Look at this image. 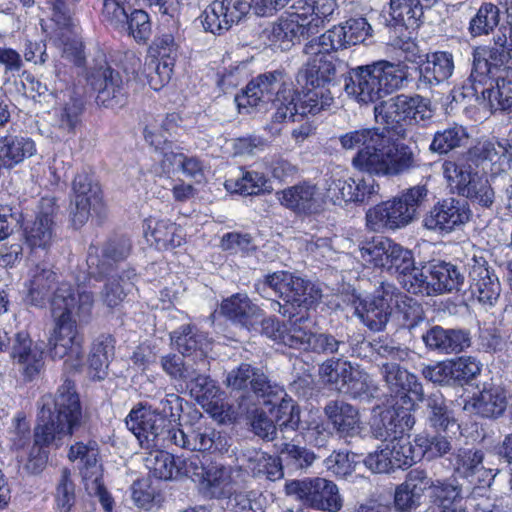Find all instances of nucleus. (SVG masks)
<instances>
[{
  "label": "nucleus",
  "mask_w": 512,
  "mask_h": 512,
  "mask_svg": "<svg viewBox=\"0 0 512 512\" xmlns=\"http://www.w3.org/2000/svg\"><path fill=\"white\" fill-rule=\"evenodd\" d=\"M55 282V273L49 269L36 266L29 280V295L35 305H40L48 295Z\"/></svg>",
  "instance_id": "052dcab7"
},
{
  "label": "nucleus",
  "mask_w": 512,
  "mask_h": 512,
  "mask_svg": "<svg viewBox=\"0 0 512 512\" xmlns=\"http://www.w3.org/2000/svg\"><path fill=\"white\" fill-rule=\"evenodd\" d=\"M427 196L424 186L407 189L392 200L381 202L366 212V225L369 230L383 232L401 229L410 224L417 209Z\"/></svg>",
  "instance_id": "423d86ee"
},
{
  "label": "nucleus",
  "mask_w": 512,
  "mask_h": 512,
  "mask_svg": "<svg viewBox=\"0 0 512 512\" xmlns=\"http://www.w3.org/2000/svg\"><path fill=\"white\" fill-rule=\"evenodd\" d=\"M429 500L440 512H469L463 505L464 493L457 479H432Z\"/></svg>",
  "instance_id": "473e14b6"
},
{
  "label": "nucleus",
  "mask_w": 512,
  "mask_h": 512,
  "mask_svg": "<svg viewBox=\"0 0 512 512\" xmlns=\"http://www.w3.org/2000/svg\"><path fill=\"white\" fill-rule=\"evenodd\" d=\"M415 443L421 447L422 458L424 456H427L428 459L440 458L452 450L451 441L441 434L433 437L419 435L415 438Z\"/></svg>",
  "instance_id": "774afa93"
},
{
  "label": "nucleus",
  "mask_w": 512,
  "mask_h": 512,
  "mask_svg": "<svg viewBox=\"0 0 512 512\" xmlns=\"http://www.w3.org/2000/svg\"><path fill=\"white\" fill-rule=\"evenodd\" d=\"M427 405L430 410L428 420L431 427L442 431L449 430L453 427H456L457 430L459 429V425L456 423L454 417L445 406L444 399L441 395H431L428 398Z\"/></svg>",
  "instance_id": "e2e57ef3"
},
{
  "label": "nucleus",
  "mask_w": 512,
  "mask_h": 512,
  "mask_svg": "<svg viewBox=\"0 0 512 512\" xmlns=\"http://www.w3.org/2000/svg\"><path fill=\"white\" fill-rule=\"evenodd\" d=\"M38 409L34 444L24 465L31 474L40 473L47 464L48 454L44 447H60L83 424L80 399L70 380H65L55 395L42 396Z\"/></svg>",
  "instance_id": "f257e3e1"
},
{
  "label": "nucleus",
  "mask_w": 512,
  "mask_h": 512,
  "mask_svg": "<svg viewBox=\"0 0 512 512\" xmlns=\"http://www.w3.org/2000/svg\"><path fill=\"white\" fill-rule=\"evenodd\" d=\"M183 228L169 220L149 218L144 223V237L150 246L164 251L180 246L185 241Z\"/></svg>",
  "instance_id": "2f4dec72"
},
{
  "label": "nucleus",
  "mask_w": 512,
  "mask_h": 512,
  "mask_svg": "<svg viewBox=\"0 0 512 512\" xmlns=\"http://www.w3.org/2000/svg\"><path fill=\"white\" fill-rule=\"evenodd\" d=\"M221 312L234 322L251 329L260 321L261 311L246 294H235L221 304Z\"/></svg>",
  "instance_id": "ea45409f"
},
{
  "label": "nucleus",
  "mask_w": 512,
  "mask_h": 512,
  "mask_svg": "<svg viewBox=\"0 0 512 512\" xmlns=\"http://www.w3.org/2000/svg\"><path fill=\"white\" fill-rule=\"evenodd\" d=\"M94 305L92 292L75 291L69 283H61L53 294L51 310L54 327L48 338L53 358L78 365L83 357V335L77 328L79 323L89 321Z\"/></svg>",
  "instance_id": "7ed1b4c3"
},
{
  "label": "nucleus",
  "mask_w": 512,
  "mask_h": 512,
  "mask_svg": "<svg viewBox=\"0 0 512 512\" xmlns=\"http://www.w3.org/2000/svg\"><path fill=\"white\" fill-rule=\"evenodd\" d=\"M73 200L71 203V219L75 227L83 226L93 215L103 210L101 189L86 172L78 173L72 183Z\"/></svg>",
  "instance_id": "2eb2a0df"
},
{
  "label": "nucleus",
  "mask_w": 512,
  "mask_h": 512,
  "mask_svg": "<svg viewBox=\"0 0 512 512\" xmlns=\"http://www.w3.org/2000/svg\"><path fill=\"white\" fill-rule=\"evenodd\" d=\"M380 140L367 149H361L353 158V166L372 175L396 176L416 166L412 150L396 144L383 130Z\"/></svg>",
  "instance_id": "39448f33"
},
{
  "label": "nucleus",
  "mask_w": 512,
  "mask_h": 512,
  "mask_svg": "<svg viewBox=\"0 0 512 512\" xmlns=\"http://www.w3.org/2000/svg\"><path fill=\"white\" fill-rule=\"evenodd\" d=\"M194 400L219 423L236 418L234 410L224 403L219 388L208 377L199 376L194 379Z\"/></svg>",
  "instance_id": "b1692460"
},
{
  "label": "nucleus",
  "mask_w": 512,
  "mask_h": 512,
  "mask_svg": "<svg viewBox=\"0 0 512 512\" xmlns=\"http://www.w3.org/2000/svg\"><path fill=\"white\" fill-rule=\"evenodd\" d=\"M11 357L18 364L22 373L33 378L44 366V349L40 343L33 342L29 334L21 331L15 334Z\"/></svg>",
  "instance_id": "a878e982"
},
{
  "label": "nucleus",
  "mask_w": 512,
  "mask_h": 512,
  "mask_svg": "<svg viewBox=\"0 0 512 512\" xmlns=\"http://www.w3.org/2000/svg\"><path fill=\"white\" fill-rule=\"evenodd\" d=\"M371 31L372 28L365 18H352L323 33L322 43L338 50L364 42L371 35Z\"/></svg>",
  "instance_id": "c756f323"
},
{
  "label": "nucleus",
  "mask_w": 512,
  "mask_h": 512,
  "mask_svg": "<svg viewBox=\"0 0 512 512\" xmlns=\"http://www.w3.org/2000/svg\"><path fill=\"white\" fill-rule=\"evenodd\" d=\"M299 430L307 443L317 447L324 446L331 435L317 410L308 412Z\"/></svg>",
  "instance_id": "6e6d98bb"
},
{
  "label": "nucleus",
  "mask_w": 512,
  "mask_h": 512,
  "mask_svg": "<svg viewBox=\"0 0 512 512\" xmlns=\"http://www.w3.org/2000/svg\"><path fill=\"white\" fill-rule=\"evenodd\" d=\"M380 373L391 392L396 393L404 405L414 407L423 401L424 391L414 374L409 373L395 362L381 365Z\"/></svg>",
  "instance_id": "4be33fe9"
},
{
  "label": "nucleus",
  "mask_w": 512,
  "mask_h": 512,
  "mask_svg": "<svg viewBox=\"0 0 512 512\" xmlns=\"http://www.w3.org/2000/svg\"><path fill=\"white\" fill-rule=\"evenodd\" d=\"M396 302V288L382 284L373 295L363 299L356 297L353 304L355 314L365 326L372 331H381L387 325Z\"/></svg>",
  "instance_id": "ddd939ff"
},
{
  "label": "nucleus",
  "mask_w": 512,
  "mask_h": 512,
  "mask_svg": "<svg viewBox=\"0 0 512 512\" xmlns=\"http://www.w3.org/2000/svg\"><path fill=\"white\" fill-rule=\"evenodd\" d=\"M180 45L172 33L163 32L155 36L149 46L150 59H159V61H171L172 65L179 55Z\"/></svg>",
  "instance_id": "680f3d73"
},
{
  "label": "nucleus",
  "mask_w": 512,
  "mask_h": 512,
  "mask_svg": "<svg viewBox=\"0 0 512 512\" xmlns=\"http://www.w3.org/2000/svg\"><path fill=\"white\" fill-rule=\"evenodd\" d=\"M391 456L393 457L394 464L397 468L409 467L422 459L421 447L416 443L412 445L408 433H403L387 443Z\"/></svg>",
  "instance_id": "5fc2aeb1"
},
{
  "label": "nucleus",
  "mask_w": 512,
  "mask_h": 512,
  "mask_svg": "<svg viewBox=\"0 0 512 512\" xmlns=\"http://www.w3.org/2000/svg\"><path fill=\"white\" fill-rule=\"evenodd\" d=\"M324 413L338 434L344 437L358 435L363 427L358 410L343 401H330Z\"/></svg>",
  "instance_id": "f704fd0d"
},
{
  "label": "nucleus",
  "mask_w": 512,
  "mask_h": 512,
  "mask_svg": "<svg viewBox=\"0 0 512 512\" xmlns=\"http://www.w3.org/2000/svg\"><path fill=\"white\" fill-rule=\"evenodd\" d=\"M289 317L288 326L282 336V344L291 348L309 350L310 340L313 336L312 321L308 314H301L298 318Z\"/></svg>",
  "instance_id": "49530a36"
},
{
  "label": "nucleus",
  "mask_w": 512,
  "mask_h": 512,
  "mask_svg": "<svg viewBox=\"0 0 512 512\" xmlns=\"http://www.w3.org/2000/svg\"><path fill=\"white\" fill-rule=\"evenodd\" d=\"M41 207L36 218L24 226V239L31 250H46L55 238L54 203L50 199H43Z\"/></svg>",
  "instance_id": "393cba45"
},
{
  "label": "nucleus",
  "mask_w": 512,
  "mask_h": 512,
  "mask_svg": "<svg viewBox=\"0 0 512 512\" xmlns=\"http://www.w3.org/2000/svg\"><path fill=\"white\" fill-rule=\"evenodd\" d=\"M463 91L454 90L453 99L458 101L460 97H475L479 104L487 106L492 112H512V80L503 76H497L496 87L483 88L479 95V86L472 84L464 86Z\"/></svg>",
  "instance_id": "412c9836"
},
{
  "label": "nucleus",
  "mask_w": 512,
  "mask_h": 512,
  "mask_svg": "<svg viewBox=\"0 0 512 512\" xmlns=\"http://www.w3.org/2000/svg\"><path fill=\"white\" fill-rule=\"evenodd\" d=\"M442 173L450 191L460 196L479 176L477 168L468 157L445 160Z\"/></svg>",
  "instance_id": "e433bc0d"
},
{
  "label": "nucleus",
  "mask_w": 512,
  "mask_h": 512,
  "mask_svg": "<svg viewBox=\"0 0 512 512\" xmlns=\"http://www.w3.org/2000/svg\"><path fill=\"white\" fill-rule=\"evenodd\" d=\"M83 110L82 101L70 97L60 108L55 109V125L63 132L72 134L80 124V115Z\"/></svg>",
  "instance_id": "bf43d9fd"
},
{
  "label": "nucleus",
  "mask_w": 512,
  "mask_h": 512,
  "mask_svg": "<svg viewBox=\"0 0 512 512\" xmlns=\"http://www.w3.org/2000/svg\"><path fill=\"white\" fill-rule=\"evenodd\" d=\"M180 117L176 113L168 114L160 120H152L144 129L145 141L163 156L164 167L176 166L183 173L188 171L187 156L172 149L168 137L175 132Z\"/></svg>",
  "instance_id": "4468645a"
},
{
  "label": "nucleus",
  "mask_w": 512,
  "mask_h": 512,
  "mask_svg": "<svg viewBox=\"0 0 512 512\" xmlns=\"http://www.w3.org/2000/svg\"><path fill=\"white\" fill-rule=\"evenodd\" d=\"M293 10L306 32L312 35L338 14V4L336 0H299Z\"/></svg>",
  "instance_id": "c85d7f7f"
},
{
  "label": "nucleus",
  "mask_w": 512,
  "mask_h": 512,
  "mask_svg": "<svg viewBox=\"0 0 512 512\" xmlns=\"http://www.w3.org/2000/svg\"><path fill=\"white\" fill-rule=\"evenodd\" d=\"M319 36L309 41L304 47L307 61L301 75L306 81V86L328 87L334 83L337 77L340 62L335 56L334 47L325 46Z\"/></svg>",
  "instance_id": "9d476101"
},
{
  "label": "nucleus",
  "mask_w": 512,
  "mask_h": 512,
  "mask_svg": "<svg viewBox=\"0 0 512 512\" xmlns=\"http://www.w3.org/2000/svg\"><path fill=\"white\" fill-rule=\"evenodd\" d=\"M426 347L441 353H459L470 346L469 334L459 329L434 326L422 335Z\"/></svg>",
  "instance_id": "72a5a7b5"
},
{
  "label": "nucleus",
  "mask_w": 512,
  "mask_h": 512,
  "mask_svg": "<svg viewBox=\"0 0 512 512\" xmlns=\"http://www.w3.org/2000/svg\"><path fill=\"white\" fill-rule=\"evenodd\" d=\"M500 59L496 60L491 53L490 58L493 61H489L485 57H482L479 52L474 54L473 61V72L471 74L474 77V73L483 77H494L503 76L512 78V58L508 52L499 53Z\"/></svg>",
  "instance_id": "09e8293b"
},
{
  "label": "nucleus",
  "mask_w": 512,
  "mask_h": 512,
  "mask_svg": "<svg viewBox=\"0 0 512 512\" xmlns=\"http://www.w3.org/2000/svg\"><path fill=\"white\" fill-rule=\"evenodd\" d=\"M100 259L99 249L90 247L87 256V273L90 277H101L107 274L112 263L124 259L129 254V246L126 244H109L101 251Z\"/></svg>",
  "instance_id": "79ce46f5"
},
{
  "label": "nucleus",
  "mask_w": 512,
  "mask_h": 512,
  "mask_svg": "<svg viewBox=\"0 0 512 512\" xmlns=\"http://www.w3.org/2000/svg\"><path fill=\"white\" fill-rule=\"evenodd\" d=\"M262 399L281 433L300 428V408L282 387L273 384Z\"/></svg>",
  "instance_id": "5701e85b"
},
{
  "label": "nucleus",
  "mask_w": 512,
  "mask_h": 512,
  "mask_svg": "<svg viewBox=\"0 0 512 512\" xmlns=\"http://www.w3.org/2000/svg\"><path fill=\"white\" fill-rule=\"evenodd\" d=\"M473 408L484 417H497L503 414L507 406L505 393L500 387L484 388L474 398Z\"/></svg>",
  "instance_id": "8fccbe9b"
},
{
  "label": "nucleus",
  "mask_w": 512,
  "mask_h": 512,
  "mask_svg": "<svg viewBox=\"0 0 512 512\" xmlns=\"http://www.w3.org/2000/svg\"><path fill=\"white\" fill-rule=\"evenodd\" d=\"M68 458L72 462H79L82 475H101L99 464V445L95 440L79 441L69 449Z\"/></svg>",
  "instance_id": "a18cd8bd"
},
{
  "label": "nucleus",
  "mask_w": 512,
  "mask_h": 512,
  "mask_svg": "<svg viewBox=\"0 0 512 512\" xmlns=\"http://www.w3.org/2000/svg\"><path fill=\"white\" fill-rule=\"evenodd\" d=\"M484 452L474 446L459 447L451 454L454 471L479 488L489 487L497 472L485 465Z\"/></svg>",
  "instance_id": "f3484780"
},
{
  "label": "nucleus",
  "mask_w": 512,
  "mask_h": 512,
  "mask_svg": "<svg viewBox=\"0 0 512 512\" xmlns=\"http://www.w3.org/2000/svg\"><path fill=\"white\" fill-rule=\"evenodd\" d=\"M471 293L484 306H493L500 295V283L483 264H475L470 271Z\"/></svg>",
  "instance_id": "58836bf2"
},
{
  "label": "nucleus",
  "mask_w": 512,
  "mask_h": 512,
  "mask_svg": "<svg viewBox=\"0 0 512 512\" xmlns=\"http://www.w3.org/2000/svg\"><path fill=\"white\" fill-rule=\"evenodd\" d=\"M173 66L171 61H159V59L146 61L143 74L149 86L155 91L162 89L171 79Z\"/></svg>",
  "instance_id": "69168bd1"
},
{
  "label": "nucleus",
  "mask_w": 512,
  "mask_h": 512,
  "mask_svg": "<svg viewBox=\"0 0 512 512\" xmlns=\"http://www.w3.org/2000/svg\"><path fill=\"white\" fill-rule=\"evenodd\" d=\"M150 448L143 458L144 466L149 474L159 480H178L188 474L187 463L181 458H175L167 451Z\"/></svg>",
  "instance_id": "7c9ffc66"
},
{
  "label": "nucleus",
  "mask_w": 512,
  "mask_h": 512,
  "mask_svg": "<svg viewBox=\"0 0 512 512\" xmlns=\"http://www.w3.org/2000/svg\"><path fill=\"white\" fill-rule=\"evenodd\" d=\"M426 272L430 279V293L442 294L458 290L464 277L457 267L451 263L438 261L427 266Z\"/></svg>",
  "instance_id": "a19ab883"
},
{
  "label": "nucleus",
  "mask_w": 512,
  "mask_h": 512,
  "mask_svg": "<svg viewBox=\"0 0 512 512\" xmlns=\"http://www.w3.org/2000/svg\"><path fill=\"white\" fill-rule=\"evenodd\" d=\"M90 84L97 92L96 101L108 108L121 107L126 102V91L120 74L109 67L99 69L90 77Z\"/></svg>",
  "instance_id": "bb28decb"
},
{
  "label": "nucleus",
  "mask_w": 512,
  "mask_h": 512,
  "mask_svg": "<svg viewBox=\"0 0 512 512\" xmlns=\"http://www.w3.org/2000/svg\"><path fill=\"white\" fill-rule=\"evenodd\" d=\"M423 14V4L418 0H390V15L406 27L416 26Z\"/></svg>",
  "instance_id": "13d9d810"
},
{
  "label": "nucleus",
  "mask_w": 512,
  "mask_h": 512,
  "mask_svg": "<svg viewBox=\"0 0 512 512\" xmlns=\"http://www.w3.org/2000/svg\"><path fill=\"white\" fill-rule=\"evenodd\" d=\"M499 23V8L492 3H484L471 19L469 30L472 36L486 35Z\"/></svg>",
  "instance_id": "0e129e2a"
},
{
  "label": "nucleus",
  "mask_w": 512,
  "mask_h": 512,
  "mask_svg": "<svg viewBox=\"0 0 512 512\" xmlns=\"http://www.w3.org/2000/svg\"><path fill=\"white\" fill-rule=\"evenodd\" d=\"M471 217L465 201L447 198L436 203L423 218V226L431 231L450 233L464 225Z\"/></svg>",
  "instance_id": "6ab92c4d"
},
{
  "label": "nucleus",
  "mask_w": 512,
  "mask_h": 512,
  "mask_svg": "<svg viewBox=\"0 0 512 512\" xmlns=\"http://www.w3.org/2000/svg\"><path fill=\"white\" fill-rule=\"evenodd\" d=\"M280 204L298 215H314L325 208L323 188L302 182L276 193Z\"/></svg>",
  "instance_id": "aec40b11"
},
{
  "label": "nucleus",
  "mask_w": 512,
  "mask_h": 512,
  "mask_svg": "<svg viewBox=\"0 0 512 512\" xmlns=\"http://www.w3.org/2000/svg\"><path fill=\"white\" fill-rule=\"evenodd\" d=\"M378 191L379 185L372 177H352L340 168L327 174L323 183L325 203L331 202L339 206L351 202H363Z\"/></svg>",
  "instance_id": "6e6552de"
},
{
  "label": "nucleus",
  "mask_w": 512,
  "mask_h": 512,
  "mask_svg": "<svg viewBox=\"0 0 512 512\" xmlns=\"http://www.w3.org/2000/svg\"><path fill=\"white\" fill-rule=\"evenodd\" d=\"M377 388L374 385L371 377L359 367L351 365L350 372L347 377L338 386V391L348 394L353 398L369 399L376 392Z\"/></svg>",
  "instance_id": "de8ad7c7"
},
{
  "label": "nucleus",
  "mask_w": 512,
  "mask_h": 512,
  "mask_svg": "<svg viewBox=\"0 0 512 512\" xmlns=\"http://www.w3.org/2000/svg\"><path fill=\"white\" fill-rule=\"evenodd\" d=\"M375 119L386 129H396L402 125L418 124L431 117L428 102L419 95H398L375 106Z\"/></svg>",
  "instance_id": "1a4fd4ad"
},
{
  "label": "nucleus",
  "mask_w": 512,
  "mask_h": 512,
  "mask_svg": "<svg viewBox=\"0 0 512 512\" xmlns=\"http://www.w3.org/2000/svg\"><path fill=\"white\" fill-rule=\"evenodd\" d=\"M231 470L218 464H211L204 469L200 489L211 497H224L231 493Z\"/></svg>",
  "instance_id": "c03bdc74"
},
{
  "label": "nucleus",
  "mask_w": 512,
  "mask_h": 512,
  "mask_svg": "<svg viewBox=\"0 0 512 512\" xmlns=\"http://www.w3.org/2000/svg\"><path fill=\"white\" fill-rule=\"evenodd\" d=\"M469 155L483 161H489L492 174L495 175L508 170L512 161V151L509 149V143L504 139L481 141L469 150Z\"/></svg>",
  "instance_id": "4c0bfd02"
},
{
  "label": "nucleus",
  "mask_w": 512,
  "mask_h": 512,
  "mask_svg": "<svg viewBox=\"0 0 512 512\" xmlns=\"http://www.w3.org/2000/svg\"><path fill=\"white\" fill-rule=\"evenodd\" d=\"M310 36L304 25L298 19L295 11L281 17L278 22L272 23L262 32L264 42L281 50H288L295 41Z\"/></svg>",
  "instance_id": "cd10ccee"
},
{
  "label": "nucleus",
  "mask_w": 512,
  "mask_h": 512,
  "mask_svg": "<svg viewBox=\"0 0 512 512\" xmlns=\"http://www.w3.org/2000/svg\"><path fill=\"white\" fill-rule=\"evenodd\" d=\"M419 81L435 86L448 80L454 71L453 55L447 51L425 54L418 66Z\"/></svg>",
  "instance_id": "c9c22d12"
},
{
  "label": "nucleus",
  "mask_w": 512,
  "mask_h": 512,
  "mask_svg": "<svg viewBox=\"0 0 512 512\" xmlns=\"http://www.w3.org/2000/svg\"><path fill=\"white\" fill-rule=\"evenodd\" d=\"M272 101L275 108L274 121L292 119L296 114L316 115L327 110L334 102L329 87L306 86L297 97L291 84L280 83L274 74L260 75L252 80L235 103L240 113L250 114L254 108Z\"/></svg>",
  "instance_id": "f03ea898"
},
{
  "label": "nucleus",
  "mask_w": 512,
  "mask_h": 512,
  "mask_svg": "<svg viewBox=\"0 0 512 512\" xmlns=\"http://www.w3.org/2000/svg\"><path fill=\"white\" fill-rule=\"evenodd\" d=\"M130 490L134 504L146 511L158 508L163 501L161 492L151 484L149 479L134 481Z\"/></svg>",
  "instance_id": "4d7b16f0"
},
{
  "label": "nucleus",
  "mask_w": 512,
  "mask_h": 512,
  "mask_svg": "<svg viewBox=\"0 0 512 512\" xmlns=\"http://www.w3.org/2000/svg\"><path fill=\"white\" fill-rule=\"evenodd\" d=\"M265 284L283 298L284 304L277 301L270 302V308L283 316L295 317L300 313L295 311L296 308L307 311L322 297V291L318 285L287 271L267 275Z\"/></svg>",
  "instance_id": "0eeeda50"
},
{
  "label": "nucleus",
  "mask_w": 512,
  "mask_h": 512,
  "mask_svg": "<svg viewBox=\"0 0 512 512\" xmlns=\"http://www.w3.org/2000/svg\"><path fill=\"white\" fill-rule=\"evenodd\" d=\"M226 382L229 387L236 390L244 389L250 385L254 393L261 398L273 385L267 380L263 372L247 363H242L238 368L229 372Z\"/></svg>",
  "instance_id": "37998d69"
},
{
  "label": "nucleus",
  "mask_w": 512,
  "mask_h": 512,
  "mask_svg": "<svg viewBox=\"0 0 512 512\" xmlns=\"http://www.w3.org/2000/svg\"><path fill=\"white\" fill-rule=\"evenodd\" d=\"M408 76L405 63L378 61L353 69L345 91L358 102L373 103L404 87Z\"/></svg>",
  "instance_id": "20e7f679"
},
{
  "label": "nucleus",
  "mask_w": 512,
  "mask_h": 512,
  "mask_svg": "<svg viewBox=\"0 0 512 512\" xmlns=\"http://www.w3.org/2000/svg\"><path fill=\"white\" fill-rule=\"evenodd\" d=\"M135 276V273L129 272L127 274V279H124L122 276H111L107 278L103 289L99 294V300L103 306H105L109 311L117 310L123 303L127 292L129 290V280H131Z\"/></svg>",
  "instance_id": "3c124183"
},
{
  "label": "nucleus",
  "mask_w": 512,
  "mask_h": 512,
  "mask_svg": "<svg viewBox=\"0 0 512 512\" xmlns=\"http://www.w3.org/2000/svg\"><path fill=\"white\" fill-rule=\"evenodd\" d=\"M80 0H48L53 11L52 20L58 26L57 36L65 53L75 57L77 63L83 59V44L79 37L78 22L72 17L71 9Z\"/></svg>",
  "instance_id": "a211bd4d"
},
{
  "label": "nucleus",
  "mask_w": 512,
  "mask_h": 512,
  "mask_svg": "<svg viewBox=\"0 0 512 512\" xmlns=\"http://www.w3.org/2000/svg\"><path fill=\"white\" fill-rule=\"evenodd\" d=\"M168 424L163 414L143 404L133 408L126 418L128 429L145 449L165 446Z\"/></svg>",
  "instance_id": "f8f14e48"
},
{
  "label": "nucleus",
  "mask_w": 512,
  "mask_h": 512,
  "mask_svg": "<svg viewBox=\"0 0 512 512\" xmlns=\"http://www.w3.org/2000/svg\"><path fill=\"white\" fill-rule=\"evenodd\" d=\"M285 491L317 510L338 512L343 506L338 487L325 478L291 481L286 484Z\"/></svg>",
  "instance_id": "9b49d317"
},
{
  "label": "nucleus",
  "mask_w": 512,
  "mask_h": 512,
  "mask_svg": "<svg viewBox=\"0 0 512 512\" xmlns=\"http://www.w3.org/2000/svg\"><path fill=\"white\" fill-rule=\"evenodd\" d=\"M426 267L418 268L414 264L404 273L398 276L400 284L409 293L430 295V279L426 272Z\"/></svg>",
  "instance_id": "338daca9"
},
{
  "label": "nucleus",
  "mask_w": 512,
  "mask_h": 512,
  "mask_svg": "<svg viewBox=\"0 0 512 512\" xmlns=\"http://www.w3.org/2000/svg\"><path fill=\"white\" fill-rule=\"evenodd\" d=\"M412 409L408 405L400 406L397 401L393 407L374 411L370 423L373 437L387 444L403 433H408L415 424Z\"/></svg>",
  "instance_id": "dca6fc26"
},
{
  "label": "nucleus",
  "mask_w": 512,
  "mask_h": 512,
  "mask_svg": "<svg viewBox=\"0 0 512 512\" xmlns=\"http://www.w3.org/2000/svg\"><path fill=\"white\" fill-rule=\"evenodd\" d=\"M467 139L466 129L461 125L453 124L434 134L430 150L439 154H446L464 145Z\"/></svg>",
  "instance_id": "864d4df0"
},
{
  "label": "nucleus",
  "mask_w": 512,
  "mask_h": 512,
  "mask_svg": "<svg viewBox=\"0 0 512 512\" xmlns=\"http://www.w3.org/2000/svg\"><path fill=\"white\" fill-rule=\"evenodd\" d=\"M392 240L383 236L373 237L359 247L360 258L366 266L385 268Z\"/></svg>",
  "instance_id": "603ef678"
}]
</instances>
